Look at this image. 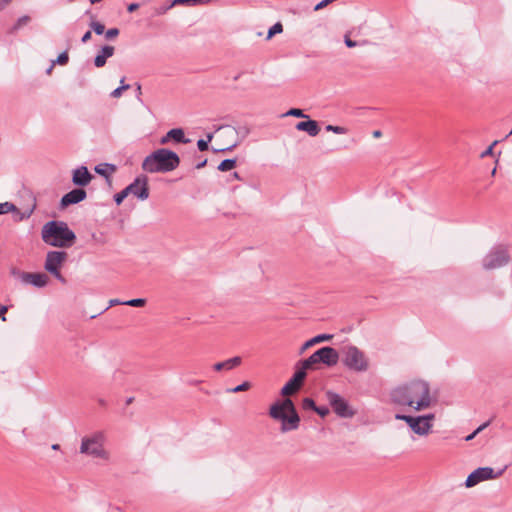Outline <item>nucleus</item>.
<instances>
[{"label":"nucleus","instance_id":"obj_50","mask_svg":"<svg viewBox=\"0 0 512 512\" xmlns=\"http://www.w3.org/2000/svg\"><path fill=\"white\" fill-rule=\"evenodd\" d=\"M170 140H171V137H168V132H167V133H166V135H164V136L160 139V144L165 145V144H167Z\"/></svg>","mask_w":512,"mask_h":512},{"label":"nucleus","instance_id":"obj_10","mask_svg":"<svg viewBox=\"0 0 512 512\" xmlns=\"http://www.w3.org/2000/svg\"><path fill=\"white\" fill-rule=\"evenodd\" d=\"M326 396L332 409L338 416L348 418L354 415V412L349 408L347 401L339 394L328 391Z\"/></svg>","mask_w":512,"mask_h":512},{"label":"nucleus","instance_id":"obj_18","mask_svg":"<svg viewBox=\"0 0 512 512\" xmlns=\"http://www.w3.org/2000/svg\"><path fill=\"white\" fill-rule=\"evenodd\" d=\"M114 52L115 48L113 46H103L94 58L95 66L98 68L103 67L106 64L107 59L114 55Z\"/></svg>","mask_w":512,"mask_h":512},{"label":"nucleus","instance_id":"obj_54","mask_svg":"<svg viewBox=\"0 0 512 512\" xmlns=\"http://www.w3.org/2000/svg\"><path fill=\"white\" fill-rule=\"evenodd\" d=\"M236 145H237V144H233V145H231V146H229V147H227V148L221 149L220 151H221V152L231 151L233 148H235V147H236Z\"/></svg>","mask_w":512,"mask_h":512},{"label":"nucleus","instance_id":"obj_37","mask_svg":"<svg viewBox=\"0 0 512 512\" xmlns=\"http://www.w3.org/2000/svg\"><path fill=\"white\" fill-rule=\"evenodd\" d=\"M212 134H208L207 135V140H204V139H199L197 141V147L200 151H206L208 149V143L211 141L212 139Z\"/></svg>","mask_w":512,"mask_h":512},{"label":"nucleus","instance_id":"obj_30","mask_svg":"<svg viewBox=\"0 0 512 512\" xmlns=\"http://www.w3.org/2000/svg\"><path fill=\"white\" fill-rule=\"evenodd\" d=\"M130 191H132V187H126L119 193L114 195V201L117 205H120L123 200L130 194Z\"/></svg>","mask_w":512,"mask_h":512},{"label":"nucleus","instance_id":"obj_48","mask_svg":"<svg viewBox=\"0 0 512 512\" xmlns=\"http://www.w3.org/2000/svg\"><path fill=\"white\" fill-rule=\"evenodd\" d=\"M12 0H0V11L4 10Z\"/></svg>","mask_w":512,"mask_h":512},{"label":"nucleus","instance_id":"obj_31","mask_svg":"<svg viewBox=\"0 0 512 512\" xmlns=\"http://www.w3.org/2000/svg\"><path fill=\"white\" fill-rule=\"evenodd\" d=\"M18 211L17 207L10 202L0 203V215Z\"/></svg>","mask_w":512,"mask_h":512},{"label":"nucleus","instance_id":"obj_27","mask_svg":"<svg viewBox=\"0 0 512 512\" xmlns=\"http://www.w3.org/2000/svg\"><path fill=\"white\" fill-rule=\"evenodd\" d=\"M30 17L27 16V15H24L22 17H20L16 23L10 28L9 30V33L10 34H14L16 33L19 29H21L23 26L27 25L29 22H30Z\"/></svg>","mask_w":512,"mask_h":512},{"label":"nucleus","instance_id":"obj_22","mask_svg":"<svg viewBox=\"0 0 512 512\" xmlns=\"http://www.w3.org/2000/svg\"><path fill=\"white\" fill-rule=\"evenodd\" d=\"M319 363H321V362H320L319 358L317 357L316 351L311 356H309L307 359L297 362L299 367H301L306 373H307V370L314 369L315 366Z\"/></svg>","mask_w":512,"mask_h":512},{"label":"nucleus","instance_id":"obj_47","mask_svg":"<svg viewBox=\"0 0 512 512\" xmlns=\"http://www.w3.org/2000/svg\"><path fill=\"white\" fill-rule=\"evenodd\" d=\"M91 36H92L91 31H87V32L82 36V38H81V42H82V43H86V42H88V41L91 39Z\"/></svg>","mask_w":512,"mask_h":512},{"label":"nucleus","instance_id":"obj_19","mask_svg":"<svg viewBox=\"0 0 512 512\" xmlns=\"http://www.w3.org/2000/svg\"><path fill=\"white\" fill-rule=\"evenodd\" d=\"M296 129L299 131H305L310 136H316L320 132L318 123L315 120L301 121L296 124Z\"/></svg>","mask_w":512,"mask_h":512},{"label":"nucleus","instance_id":"obj_53","mask_svg":"<svg viewBox=\"0 0 512 512\" xmlns=\"http://www.w3.org/2000/svg\"><path fill=\"white\" fill-rule=\"evenodd\" d=\"M206 164H207V159H204L203 161H201L200 163H198V164L196 165V169H201V168H203L204 166H206Z\"/></svg>","mask_w":512,"mask_h":512},{"label":"nucleus","instance_id":"obj_25","mask_svg":"<svg viewBox=\"0 0 512 512\" xmlns=\"http://www.w3.org/2000/svg\"><path fill=\"white\" fill-rule=\"evenodd\" d=\"M95 171L101 176L108 178L110 174L116 171V166L113 164H105L104 167H102V165H99L96 166Z\"/></svg>","mask_w":512,"mask_h":512},{"label":"nucleus","instance_id":"obj_15","mask_svg":"<svg viewBox=\"0 0 512 512\" xmlns=\"http://www.w3.org/2000/svg\"><path fill=\"white\" fill-rule=\"evenodd\" d=\"M87 196V193L82 188L73 189L72 191L66 193L60 201V205L62 208H65L72 204H77L83 201Z\"/></svg>","mask_w":512,"mask_h":512},{"label":"nucleus","instance_id":"obj_41","mask_svg":"<svg viewBox=\"0 0 512 512\" xmlns=\"http://www.w3.org/2000/svg\"><path fill=\"white\" fill-rule=\"evenodd\" d=\"M120 31L118 28H110L105 32V37L108 40H111L119 35Z\"/></svg>","mask_w":512,"mask_h":512},{"label":"nucleus","instance_id":"obj_46","mask_svg":"<svg viewBox=\"0 0 512 512\" xmlns=\"http://www.w3.org/2000/svg\"><path fill=\"white\" fill-rule=\"evenodd\" d=\"M8 311V307L6 305H1L0 304V319L2 321H6V312Z\"/></svg>","mask_w":512,"mask_h":512},{"label":"nucleus","instance_id":"obj_24","mask_svg":"<svg viewBox=\"0 0 512 512\" xmlns=\"http://www.w3.org/2000/svg\"><path fill=\"white\" fill-rule=\"evenodd\" d=\"M211 0H173L172 3L164 9V11H168L172 7L176 5H197V4H206Z\"/></svg>","mask_w":512,"mask_h":512},{"label":"nucleus","instance_id":"obj_45","mask_svg":"<svg viewBox=\"0 0 512 512\" xmlns=\"http://www.w3.org/2000/svg\"><path fill=\"white\" fill-rule=\"evenodd\" d=\"M344 42H345V45L349 48L356 47L358 44L356 41L351 40L347 34L344 36Z\"/></svg>","mask_w":512,"mask_h":512},{"label":"nucleus","instance_id":"obj_57","mask_svg":"<svg viewBox=\"0 0 512 512\" xmlns=\"http://www.w3.org/2000/svg\"><path fill=\"white\" fill-rule=\"evenodd\" d=\"M136 93H138V96L141 95V86L139 84L137 85Z\"/></svg>","mask_w":512,"mask_h":512},{"label":"nucleus","instance_id":"obj_35","mask_svg":"<svg viewBox=\"0 0 512 512\" xmlns=\"http://www.w3.org/2000/svg\"><path fill=\"white\" fill-rule=\"evenodd\" d=\"M283 31V26L280 22L274 24L268 31L267 39H270L277 33H281Z\"/></svg>","mask_w":512,"mask_h":512},{"label":"nucleus","instance_id":"obj_51","mask_svg":"<svg viewBox=\"0 0 512 512\" xmlns=\"http://www.w3.org/2000/svg\"><path fill=\"white\" fill-rule=\"evenodd\" d=\"M34 209H35V204L32 206V208L26 214L21 216V219L29 218L31 216V214L33 213Z\"/></svg>","mask_w":512,"mask_h":512},{"label":"nucleus","instance_id":"obj_42","mask_svg":"<svg viewBox=\"0 0 512 512\" xmlns=\"http://www.w3.org/2000/svg\"><path fill=\"white\" fill-rule=\"evenodd\" d=\"M498 143V141H494L485 151H483L481 153V158H484V157H487V156H490L493 154V148L494 146Z\"/></svg>","mask_w":512,"mask_h":512},{"label":"nucleus","instance_id":"obj_23","mask_svg":"<svg viewBox=\"0 0 512 512\" xmlns=\"http://www.w3.org/2000/svg\"><path fill=\"white\" fill-rule=\"evenodd\" d=\"M168 137H171V140L177 143H188L190 140L185 137L184 131L181 128H173L168 131Z\"/></svg>","mask_w":512,"mask_h":512},{"label":"nucleus","instance_id":"obj_56","mask_svg":"<svg viewBox=\"0 0 512 512\" xmlns=\"http://www.w3.org/2000/svg\"><path fill=\"white\" fill-rule=\"evenodd\" d=\"M51 448H52L53 450H59V449H60V445H59V444H53V445L51 446Z\"/></svg>","mask_w":512,"mask_h":512},{"label":"nucleus","instance_id":"obj_13","mask_svg":"<svg viewBox=\"0 0 512 512\" xmlns=\"http://www.w3.org/2000/svg\"><path fill=\"white\" fill-rule=\"evenodd\" d=\"M127 187H132L130 194L134 195L140 200H146L149 197L148 178L145 175H140Z\"/></svg>","mask_w":512,"mask_h":512},{"label":"nucleus","instance_id":"obj_1","mask_svg":"<svg viewBox=\"0 0 512 512\" xmlns=\"http://www.w3.org/2000/svg\"><path fill=\"white\" fill-rule=\"evenodd\" d=\"M391 400L400 406H409L421 411L431 406L429 384L422 380H414L400 385L391 391Z\"/></svg>","mask_w":512,"mask_h":512},{"label":"nucleus","instance_id":"obj_55","mask_svg":"<svg viewBox=\"0 0 512 512\" xmlns=\"http://www.w3.org/2000/svg\"><path fill=\"white\" fill-rule=\"evenodd\" d=\"M373 136L374 137H380L381 136V131H379V130L374 131L373 132Z\"/></svg>","mask_w":512,"mask_h":512},{"label":"nucleus","instance_id":"obj_20","mask_svg":"<svg viewBox=\"0 0 512 512\" xmlns=\"http://www.w3.org/2000/svg\"><path fill=\"white\" fill-rule=\"evenodd\" d=\"M241 362H242L241 357L235 356V357H232L223 362H218V363L214 364L213 368L216 371L232 370L233 368L239 366L241 364Z\"/></svg>","mask_w":512,"mask_h":512},{"label":"nucleus","instance_id":"obj_40","mask_svg":"<svg viewBox=\"0 0 512 512\" xmlns=\"http://www.w3.org/2000/svg\"><path fill=\"white\" fill-rule=\"evenodd\" d=\"M302 406L304 409H312L314 411L317 407L314 400L311 398H304L303 402H302Z\"/></svg>","mask_w":512,"mask_h":512},{"label":"nucleus","instance_id":"obj_6","mask_svg":"<svg viewBox=\"0 0 512 512\" xmlns=\"http://www.w3.org/2000/svg\"><path fill=\"white\" fill-rule=\"evenodd\" d=\"M343 364L355 372H366L369 369V361L364 352L353 345L345 348Z\"/></svg>","mask_w":512,"mask_h":512},{"label":"nucleus","instance_id":"obj_16","mask_svg":"<svg viewBox=\"0 0 512 512\" xmlns=\"http://www.w3.org/2000/svg\"><path fill=\"white\" fill-rule=\"evenodd\" d=\"M20 278L24 283L31 284L35 287H44L48 283V276L45 273H29L23 272Z\"/></svg>","mask_w":512,"mask_h":512},{"label":"nucleus","instance_id":"obj_4","mask_svg":"<svg viewBox=\"0 0 512 512\" xmlns=\"http://www.w3.org/2000/svg\"><path fill=\"white\" fill-rule=\"evenodd\" d=\"M269 415L271 418L281 421V431L284 433L296 430L299 427L300 417L290 398H285L271 405Z\"/></svg>","mask_w":512,"mask_h":512},{"label":"nucleus","instance_id":"obj_17","mask_svg":"<svg viewBox=\"0 0 512 512\" xmlns=\"http://www.w3.org/2000/svg\"><path fill=\"white\" fill-rule=\"evenodd\" d=\"M91 179L92 175L86 166H80L73 171L72 182L77 186H86Z\"/></svg>","mask_w":512,"mask_h":512},{"label":"nucleus","instance_id":"obj_12","mask_svg":"<svg viewBox=\"0 0 512 512\" xmlns=\"http://www.w3.org/2000/svg\"><path fill=\"white\" fill-rule=\"evenodd\" d=\"M295 369L292 378L281 389L283 396H289L297 392L306 378L307 373L297 363Z\"/></svg>","mask_w":512,"mask_h":512},{"label":"nucleus","instance_id":"obj_43","mask_svg":"<svg viewBox=\"0 0 512 512\" xmlns=\"http://www.w3.org/2000/svg\"><path fill=\"white\" fill-rule=\"evenodd\" d=\"M315 412L324 417L329 414V409L326 406L316 407Z\"/></svg>","mask_w":512,"mask_h":512},{"label":"nucleus","instance_id":"obj_3","mask_svg":"<svg viewBox=\"0 0 512 512\" xmlns=\"http://www.w3.org/2000/svg\"><path fill=\"white\" fill-rule=\"evenodd\" d=\"M180 164L178 154L169 149H157L142 162V169L149 173H167L175 170Z\"/></svg>","mask_w":512,"mask_h":512},{"label":"nucleus","instance_id":"obj_11","mask_svg":"<svg viewBox=\"0 0 512 512\" xmlns=\"http://www.w3.org/2000/svg\"><path fill=\"white\" fill-rule=\"evenodd\" d=\"M501 474L502 471L494 473V470L491 467H479L468 475L465 481V485L466 487L470 488L484 480L497 478Z\"/></svg>","mask_w":512,"mask_h":512},{"label":"nucleus","instance_id":"obj_36","mask_svg":"<svg viewBox=\"0 0 512 512\" xmlns=\"http://www.w3.org/2000/svg\"><path fill=\"white\" fill-rule=\"evenodd\" d=\"M285 116H294L298 118H308L306 114H304L303 110L298 108H292L288 112L284 114Z\"/></svg>","mask_w":512,"mask_h":512},{"label":"nucleus","instance_id":"obj_33","mask_svg":"<svg viewBox=\"0 0 512 512\" xmlns=\"http://www.w3.org/2000/svg\"><path fill=\"white\" fill-rule=\"evenodd\" d=\"M146 304V299L144 298H135L131 300H127L123 302V305H128L132 307H143Z\"/></svg>","mask_w":512,"mask_h":512},{"label":"nucleus","instance_id":"obj_7","mask_svg":"<svg viewBox=\"0 0 512 512\" xmlns=\"http://www.w3.org/2000/svg\"><path fill=\"white\" fill-rule=\"evenodd\" d=\"M510 254L507 247L497 245L492 247L482 260L485 270H494L506 266L510 262Z\"/></svg>","mask_w":512,"mask_h":512},{"label":"nucleus","instance_id":"obj_26","mask_svg":"<svg viewBox=\"0 0 512 512\" xmlns=\"http://www.w3.org/2000/svg\"><path fill=\"white\" fill-rule=\"evenodd\" d=\"M86 14L87 15H90V18H91V22H90V27L91 29L97 34V35H101L105 32V26L104 24L98 22V21H95L94 20V15L90 14V11H86Z\"/></svg>","mask_w":512,"mask_h":512},{"label":"nucleus","instance_id":"obj_52","mask_svg":"<svg viewBox=\"0 0 512 512\" xmlns=\"http://www.w3.org/2000/svg\"><path fill=\"white\" fill-rule=\"evenodd\" d=\"M123 302L124 301H120L118 299H112L110 300V306H114V305H123Z\"/></svg>","mask_w":512,"mask_h":512},{"label":"nucleus","instance_id":"obj_8","mask_svg":"<svg viewBox=\"0 0 512 512\" xmlns=\"http://www.w3.org/2000/svg\"><path fill=\"white\" fill-rule=\"evenodd\" d=\"M67 257L68 254L65 251H49L46 255V260L44 264L45 270L63 284L66 283V279L61 274L60 268L66 261Z\"/></svg>","mask_w":512,"mask_h":512},{"label":"nucleus","instance_id":"obj_34","mask_svg":"<svg viewBox=\"0 0 512 512\" xmlns=\"http://www.w3.org/2000/svg\"><path fill=\"white\" fill-rule=\"evenodd\" d=\"M250 387H251V384L249 382L245 381L242 384H240L234 388L227 389V392H229V393L242 392V391L248 390Z\"/></svg>","mask_w":512,"mask_h":512},{"label":"nucleus","instance_id":"obj_14","mask_svg":"<svg viewBox=\"0 0 512 512\" xmlns=\"http://www.w3.org/2000/svg\"><path fill=\"white\" fill-rule=\"evenodd\" d=\"M317 357L320 362L325 364L328 367H332L338 363L339 354L336 349L326 346L318 349L316 351Z\"/></svg>","mask_w":512,"mask_h":512},{"label":"nucleus","instance_id":"obj_2","mask_svg":"<svg viewBox=\"0 0 512 512\" xmlns=\"http://www.w3.org/2000/svg\"><path fill=\"white\" fill-rule=\"evenodd\" d=\"M44 243L53 247L69 248L76 241L75 233L64 221L52 220L45 223L41 230Z\"/></svg>","mask_w":512,"mask_h":512},{"label":"nucleus","instance_id":"obj_60","mask_svg":"<svg viewBox=\"0 0 512 512\" xmlns=\"http://www.w3.org/2000/svg\"><path fill=\"white\" fill-rule=\"evenodd\" d=\"M512 135V129L510 130V132L505 136V139H507L509 136Z\"/></svg>","mask_w":512,"mask_h":512},{"label":"nucleus","instance_id":"obj_44","mask_svg":"<svg viewBox=\"0 0 512 512\" xmlns=\"http://www.w3.org/2000/svg\"><path fill=\"white\" fill-rule=\"evenodd\" d=\"M423 423H428V424H432V421L435 419V415L430 413V414H426V415H422L420 416Z\"/></svg>","mask_w":512,"mask_h":512},{"label":"nucleus","instance_id":"obj_38","mask_svg":"<svg viewBox=\"0 0 512 512\" xmlns=\"http://www.w3.org/2000/svg\"><path fill=\"white\" fill-rule=\"evenodd\" d=\"M326 130L333 132L335 134H346L347 133V129L342 126L327 125Z\"/></svg>","mask_w":512,"mask_h":512},{"label":"nucleus","instance_id":"obj_21","mask_svg":"<svg viewBox=\"0 0 512 512\" xmlns=\"http://www.w3.org/2000/svg\"><path fill=\"white\" fill-rule=\"evenodd\" d=\"M333 338V335L331 334H319L313 338H311L310 340L306 341L301 349H300V354L304 353V351L310 347H312L313 345L317 344V343H320V342H323V341H329Z\"/></svg>","mask_w":512,"mask_h":512},{"label":"nucleus","instance_id":"obj_58","mask_svg":"<svg viewBox=\"0 0 512 512\" xmlns=\"http://www.w3.org/2000/svg\"><path fill=\"white\" fill-rule=\"evenodd\" d=\"M233 177H234L235 179H240V176H239V174H238L237 172H234V173H233Z\"/></svg>","mask_w":512,"mask_h":512},{"label":"nucleus","instance_id":"obj_28","mask_svg":"<svg viewBox=\"0 0 512 512\" xmlns=\"http://www.w3.org/2000/svg\"><path fill=\"white\" fill-rule=\"evenodd\" d=\"M68 60V53L66 51L62 52L58 55L57 59L53 61L52 65L47 69V73L49 74L52 71L54 64L65 65L68 63Z\"/></svg>","mask_w":512,"mask_h":512},{"label":"nucleus","instance_id":"obj_39","mask_svg":"<svg viewBox=\"0 0 512 512\" xmlns=\"http://www.w3.org/2000/svg\"><path fill=\"white\" fill-rule=\"evenodd\" d=\"M490 421L485 422L484 424L480 425L474 432L469 434L465 440L470 441L472 440L479 432H481L483 429H485L487 426H489Z\"/></svg>","mask_w":512,"mask_h":512},{"label":"nucleus","instance_id":"obj_32","mask_svg":"<svg viewBox=\"0 0 512 512\" xmlns=\"http://www.w3.org/2000/svg\"><path fill=\"white\" fill-rule=\"evenodd\" d=\"M120 83H121V85L111 92V96L113 98L120 97L124 90H128L130 88L129 84H124V78L121 79Z\"/></svg>","mask_w":512,"mask_h":512},{"label":"nucleus","instance_id":"obj_59","mask_svg":"<svg viewBox=\"0 0 512 512\" xmlns=\"http://www.w3.org/2000/svg\"><path fill=\"white\" fill-rule=\"evenodd\" d=\"M165 8H166V7L161 8V10L158 12V14H164V13H166L167 11H164V9H165Z\"/></svg>","mask_w":512,"mask_h":512},{"label":"nucleus","instance_id":"obj_29","mask_svg":"<svg viewBox=\"0 0 512 512\" xmlns=\"http://www.w3.org/2000/svg\"><path fill=\"white\" fill-rule=\"evenodd\" d=\"M236 166V159H225L218 165V170L225 172L232 170Z\"/></svg>","mask_w":512,"mask_h":512},{"label":"nucleus","instance_id":"obj_9","mask_svg":"<svg viewBox=\"0 0 512 512\" xmlns=\"http://www.w3.org/2000/svg\"><path fill=\"white\" fill-rule=\"evenodd\" d=\"M395 418L397 420L405 421L411 430L419 436L428 435L431 432L433 426V424L423 423L420 416L396 414Z\"/></svg>","mask_w":512,"mask_h":512},{"label":"nucleus","instance_id":"obj_5","mask_svg":"<svg viewBox=\"0 0 512 512\" xmlns=\"http://www.w3.org/2000/svg\"><path fill=\"white\" fill-rule=\"evenodd\" d=\"M105 436L102 432H95L81 440L80 453L99 458L105 461L110 459L109 452L104 448Z\"/></svg>","mask_w":512,"mask_h":512},{"label":"nucleus","instance_id":"obj_49","mask_svg":"<svg viewBox=\"0 0 512 512\" xmlns=\"http://www.w3.org/2000/svg\"><path fill=\"white\" fill-rule=\"evenodd\" d=\"M138 8H139V4L131 3V4L128 5L127 10H128V12L132 13L135 10H137Z\"/></svg>","mask_w":512,"mask_h":512}]
</instances>
